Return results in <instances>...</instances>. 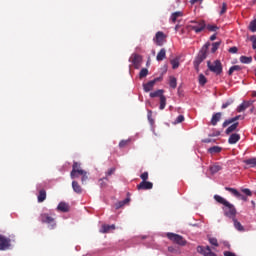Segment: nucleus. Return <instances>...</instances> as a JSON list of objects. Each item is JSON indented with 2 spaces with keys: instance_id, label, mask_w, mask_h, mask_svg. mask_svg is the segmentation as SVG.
<instances>
[{
  "instance_id": "1",
  "label": "nucleus",
  "mask_w": 256,
  "mask_h": 256,
  "mask_svg": "<svg viewBox=\"0 0 256 256\" xmlns=\"http://www.w3.org/2000/svg\"><path fill=\"white\" fill-rule=\"evenodd\" d=\"M214 199L215 201H217V203L223 205V211L226 217H229L230 219H233V217H235L237 210H235V206H233V204H231L229 201L219 195H215Z\"/></svg>"
},
{
  "instance_id": "2",
  "label": "nucleus",
  "mask_w": 256,
  "mask_h": 256,
  "mask_svg": "<svg viewBox=\"0 0 256 256\" xmlns=\"http://www.w3.org/2000/svg\"><path fill=\"white\" fill-rule=\"evenodd\" d=\"M82 176V183L87 181V172L81 169V164L74 162L72 172H71V179H77V177Z\"/></svg>"
},
{
  "instance_id": "3",
  "label": "nucleus",
  "mask_w": 256,
  "mask_h": 256,
  "mask_svg": "<svg viewBox=\"0 0 256 256\" xmlns=\"http://www.w3.org/2000/svg\"><path fill=\"white\" fill-rule=\"evenodd\" d=\"M188 28L192 29V31H195V33H201V31L205 29V21L193 20L189 23Z\"/></svg>"
},
{
  "instance_id": "4",
  "label": "nucleus",
  "mask_w": 256,
  "mask_h": 256,
  "mask_svg": "<svg viewBox=\"0 0 256 256\" xmlns=\"http://www.w3.org/2000/svg\"><path fill=\"white\" fill-rule=\"evenodd\" d=\"M208 69L216 75H221V73H223V66L221 65V61L219 60H215L212 63L208 62Z\"/></svg>"
},
{
  "instance_id": "5",
  "label": "nucleus",
  "mask_w": 256,
  "mask_h": 256,
  "mask_svg": "<svg viewBox=\"0 0 256 256\" xmlns=\"http://www.w3.org/2000/svg\"><path fill=\"white\" fill-rule=\"evenodd\" d=\"M168 239H170V241H173L174 243H177V245H186L187 241H185V239H183V236H180L178 234H174V233H168L167 234Z\"/></svg>"
},
{
  "instance_id": "6",
  "label": "nucleus",
  "mask_w": 256,
  "mask_h": 256,
  "mask_svg": "<svg viewBox=\"0 0 256 256\" xmlns=\"http://www.w3.org/2000/svg\"><path fill=\"white\" fill-rule=\"evenodd\" d=\"M11 247V240L3 235H0V251H7Z\"/></svg>"
},
{
  "instance_id": "7",
  "label": "nucleus",
  "mask_w": 256,
  "mask_h": 256,
  "mask_svg": "<svg viewBox=\"0 0 256 256\" xmlns=\"http://www.w3.org/2000/svg\"><path fill=\"white\" fill-rule=\"evenodd\" d=\"M41 221L42 223H48V225H50V229H53L55 227V219H53L48 214H43L41 216Z\"/></svg>"
},
{
  "instance_id": "8",
  "label": "nucleus",
  "mask_w": 256,
  "mask_h": 256,
  "mask_svg": "<svg viewBox=\"0 0 256 256\" xmlns=\"http://www.w3.org/2000/svg\"><path fill=\"white\" fill-rule=\"evenodd\" d=\"M197 251L198 253H202V255L204 256H217V254L211 251V248L209 246H207L206 248H203V246H198Z\"/></svg>"
},
{
  "instance_id": "9",
  "label": "nucleus",
  "mask_w": 256,
  "mask_h": 256,
  "mask_svg": "<svg viewBox=\"0 0 256 256\" xmlns=\"http://www.w3.org/2000/svg\"><path fill=\"white\" fill-rule=\"evenodd\" d=\"M159 81V78H155L154 80L149 81L146 84H143V89L146 93H149V91H153V88L155 87V84Z\"/></svg>"
},
{
  "instance_id": "10",
  "label": "nucleus",
  "mask_w": 256,
  "mask_h": 256,
  "mask_svg": "<svg viewBox=\"0 0 256 256\" xmlns=\"http://www.w3.org/2000/svg\"><path fill=\"white\" fill-rule=\"evenodd\" d=\"M154 41L158 46L163 45L165 43V34L163 32H157Z\"/></svg>"
},
{
  "instance_id": "11",
  "label": "nucleus",
  "mask_w": 256,
  "mask_h": 256,
  "mask_svg": "<svg viewBox=\"0 0 256 256\" xmlns=\"http://www.w3.org/2000/svg\"><path fill=\"white\" fill-rule=\"evenodd\" d=\"M208 49H209V44H205L202 47V49H201V51L199 52V55H198L200 61H203V60L207 59V51H208Z\"/></svg>"
},
{
  "instance_id": "12",
  "label": "nucleus",
  "mask_w": 256,
  "mask_h": 256,
  "mask_svg": "<svg viewBox=\"0 0 256 256\" xmlns=\"http://www.w3.org/2000/svg\"><path fill=\"white\" fill-rule=\"evenodd\" d=\"M249 107H251V103L244 101L236 108V111L237 113H243V111H246Z\"/></svg>"
},
{
  "instance_id": "13",
  "label": "nucleus",
  "mask_w": 256,
  "mask_h": 256,
  "mask_svg": "<svg viewBox=\"0 0 256 256\" xmlns=\"http://www.w3.org/2000/svg\"><path fill=\"white\" fill-rule=\"evenodd\" d=\"M130 61L136 68H138L139 64L141 63V56L138 54H132V56L130 57Z\"/></svg>"
},
{
  "instance_id": "14",
  "label": "nucleus",
  "mask_w": 256,
  "mask_h": 256,
  "mask_svg": "<svg viewBox=\"0 0 256 256\" xmlns=\"http://www.w3.org/2000/svg\"><path fill=\"white\" fill-rule=\"evenodd\" d=\"M111 231H115V225H107V224H103L101 229H100V233H111Z\"/></svg>"
},
{
  "instance_id": "15",
  "label": "nucleus",
  "mask_w": 256,
  "mask_h": 256,
  "mask_svg": "<svg viewBox=\"0 0 256 256\" xmlns=\"http://www.w3.org/2000/svg\"><path fill=\"white\" fill-rule=\"evenodd\" d=\"M239 139H241V136L237 133L232 134L229 139H228V143L230 145H235V143H237L239 141Z\"/></svg>"
},
{
  "instance_id": "16",
  "label": "nucleus",
  "mask_w": 256,
  "mask_h": 256,
  "mask_svg": "<svg viewBox=\"0 0 256 256\" xmlns=\"http://www.w3.org/2000/svg\"><path fill=\"white\" fill-rule=\"evenodd\" d=\"M239 119H244V117L241 115H238L234 118H230L223 123V127H227V125H231V123H235V121H239Z\"/></svg>"
},
{
  "instance_id": "17",
  "label": "nucleus",
  "mask_w": 256,
  "mask_h": 256,
  "mask_svg": "<svg viewBox=\"0 0 256 256\" xmlns=\"http://www.w3.org/2000/svg\"><path fill=\"white\" fill-rule=\"evenodd\" d=\"M138 189H153V183L147 182V181H142L138 185Z\"/></svg>"
},
{
  "instance_id": "18",
  "label": "nucleus",
  "mask_w": 256,
  "mask_h": 256,
  "mask_svg": "<svg viewBox=\"0 0 256 256\" xmlns=\"http://www.w3.org/2000/svg\"><path fill=\"white\" fill-rule=\"evenodd\" d=\"M219 121H221V113H216L212 116L211 119V125H217V123H219Z\"/></svg>"
},
{
  "instance_id": "19",
  "label": "nucleus",
  "mask_w": 256,
  "mask_h": 256,
  "mask_svg": "<svg viewBox=\"0 0 256 256\" xmlns=\"http://www.w3.org/2000/svg\"><path fill=\"white\" fill-rule=\"evenodd\" d=\"M57 209H58V211H63L65 213V212L69 211V205H67V203H65V202H61V203H59Z\"/></svg>"
},
{
  "instance_id": "20",
  "label": "nucleus",
  "mask_w": 256,
  "mask_h": 256,
  "mask_svg": "<svg viewBox=\"0 0 256 256\" xmlns=\"http://www.w3.org/2000/svg\"><path fill=\"white\" fill-rule=\"evenodd\" d=\"M166 53L167 52H166L165 48H162L160 50V53H158L156 56L157 61H163V59H165V57H166Z\"/></svg>"
},
{
  "instance_id": "21",
  "label": "nucleus",
  "mask_w": 256,
  "mask_h": 256,
  "mask_svg": "<svg viewBox=\"0 0 256 256\" xmlns=\"http://www.w3.org/2000/svg\"><path fill=\"white\" fill-rule=\"evenodd\" d=\"M179 17H183V12H181V11H178V12H174L172 15H171V21H172V23H175V21H177V19L179 18Z\"/></svg>"
},
{
  "instance_id": "22",
  "label": "nucleus",
  "mask_w": 256,
  "mask_h": 256,
  "mask_svg": "<svg viewBox=\"0 0 256 256\" xmlns=\"http://www.w3.org/2000/svg\"><path fill=\"white\" fill-rule=\"evenodd\" d=\"M45 199H47V193L45 192V190H41L38 195V202L43 203Z\"/></svg>"
},
{
  "instance_id": "23",
  "label": "nucleus",
  "mask_w": 256,
  "mask_h": 256,
  "mask_svg": "<svg viewBox=\"0 0 256 256\" xmlns=\"http://www.w3.org/2000/svg\"><path fill=\"white\" fill-rule=\"evenodd\" d=\"M166 106H167V98L165 96H161L160 106H159L160 111H163V109H165Z\"/></svg>"
},
{
  "instance_id": "24",
  "label": "nucleus",
  "mask_w": 256,
  "mask_h": 256,
  "mask_svg": "<svg viewBox=\"0 0 256 256\" xmlns=\"http://www.w3.org/2000/svg\"><path fill=\"white\" fill-rule=\"evenodd\" d=\"M150 97H152V98L160 97V99H161V97H165V95H163V90H156V91L150 93Z\"/></svg>"
},
{
  "instance_id": "25",
  "label": "nucleus",
  "mask_w": 256,
  "mask_h": 256,
  "mask_svg": "<svg viewBox=\"0 0 256 256\" xmlns=\"http://www.w3.org/2000/svg\"><path fill=\"white\" fill-rule=\"evenodd\" d=\"M237 127H239V123L238 122H236V123L232 124L230 127H228L226 129L227 135H229V133H233V131H236Z\"/></svg>"
},
{
  "instance_id": "26",
  "label": "nucleus",
  "mask_w": 256,
  "mask_h": 256,
  "mask_svg": "<svg viewBox=\"0 0 256 256\" xmlns=\"http://www.w3.org/2000/svg\"><path fill=\"white\" fill-rule=\"evenodd\" d=\"M72 189L75 191V193H81L82 191L81 186L76 181L72 182Z\"/></svg>"
},
{
  "instance_id": "27",
  "label": "nucleus",
  "mask_w": 256,
  "mask_h": 256,
  "mask_svg": "<svg viewBox=\"0 0 256 256\" xmlns=\"http://www.w3.org/2000/svg\"><path fill=\"white\" fill-rule=\"evenodd\" d=\"M244 163L246 165H249V167H256V158H250V159L244 160Z\"/></svg>"
},
{
  "instance_id": "28",
  "label": "nucleus",
  "mask_w": 256,
  "mask_h": 256,
  "mask_svg": "<svg viewBox=\"0 0 256 256\" xmlns=\"http://www.w3.org/2000/svg\"><path fill=\"white\" fill-rule=\"evenodd\" d=\"M209 153H211L212 155H215V153H221V147L219 146H213L211 148L208 149Z\"/></svg>"
},
{
  "instance_id": "29",
  "label": "nucleus",
  "mask_w": 256,
  "mask_h": 256,
  "mask_svg": "<svg viewBox=\"0 0 256 256\" xmlns=\"http://www.w3.org/2000/svg\"><path fill=\"white\" fill-rule=\"evenodd\" d=\"M210 171L212 173V175H215V173H219V171H221V166L215 164V165H212L210 167Z\"/></svg>"
},
{
  "instance_id": "30",
  "label": "nucleus",
  "mask_w": 256,
  "mask_h": 256,
  "mask_svg": "<svg viewBox=\"0 0 256 256\" xmlns=\"http://www.w3.org/2000/svg\"><path fill=\"white\" fill-rule=\"evenodd\" d=\"M240 61H241V63L249 64L253 61V58L252 57H247V56H241Z\"/></svg>"
},
{
  "instance_id": "31",
  "label": "nucleus",
  "mask_w": 256,
  "mask_h": 256,
  "mask_svg": "<svg viewBox=\"0 0 256 256\" xmlns=\"http://www.w3.org/2000/svg\"><path fill=\"white\" fill-rule=\"evenodd\" d=\"M169 85L170 87H172V89H175V87H177V78L171 76L169 80Z\"/></svg>"
},
{
  "instance_id": "32",
  "label": "nucleus",
  "mask_w": 256,
  "mask_h": 256,
  "mask_svg": "<svg viewBox=\"0 0 256 256\" xmlns=\"http://www.w3.org/2000/svg\"><path fill=\"white\" fill-rule=\"evenodd\" d=\"M234 222V227L235 229H237V231H244L243 225H241V222L237 221V220H233Z\"/></svg>"
},
{
  "instance_id": "33",
  "label": "nucleus",
  "mask_w": 256,
  "mask_h": 256,
  "mask_svg": "<svg viewBox=\"0 0 256 256\" xmlns=\"http://www.w3.org/2000/svg\"><path fill=\"white\" fill-rule=\"evenodd\" d=\"M226 191H230L234 197H241V194L235 188H226Z\"/></svg>"
},
{
  "instance_id": "34",
  "label": "nucleus",
  "mask_w": 256,
  "mask_h": 256,
  "mask_svg": "<svg viewBox=\"0 0 256 256\" xmlns=\"http://www.w3.org/2000/svg\"><path fill=\"white\" fill-rule=\"evenodd\" d=\"M249 29L252 33H256V19L250 22Z\"/></svg>"
},
{
  "instance_id": "35",
  "label": "nucleus",
  "mask_w": 256,
  "mask_h": 256,
  "mask_svg": "<svg viewBox=\"0 0 256 256\" xmlns=\"http://www.w3.org/2000/svg\"><path fill=\"white\" fill-rule=\"evenodd\" d=\"M241 70V67L238 66V65H235V66H232L230 69H229V75H233V73H235V71H240Z\"/></svg>"
},
{
  "instance_id": "36",
  "label": "nucleus",
  "mask_w": 256,
  "mask_h": 256,
  "mask_svg": "<svg viewBox=\"0 0 256 256\" xmlns=\"http://www.w3.org/2000/svg\"><path fill=\"white\" fill-rule=\"evenodd\" d=\"M198 81H199L200 85H205V83H207V78L205 77V75L200 74Z\"/></svg>"
},
{
  "instance_id": "37",
  "label": "nucleus",
  "mask_w": 256,
  "mask_h": 256,
  "mask_svg": "<svg viewBox=\"0 0 256 256\" xmlns=\"http://www.w3.org/2000/svg\"><path fill=\"white\" fill-rule=\"evenodd\" d=\"M210 245H213L214 247H219V242L217 241V238H209L208 239Z\"/></svg>"
},
{
  "instance_id": "38",
  "label": "nucleus",
  "mask_w": 256,
  "mask_h": 256,
  "mask_svg": "<svg viewBox=\"0 0 256 256\" xmlns=\"http://www.w3.org/2000/svg\"><path fill=\"white\" fill-rule=\"evenodd\" d=\"M206 29H208V31H217V29H219V27H217V25H215V24H208L206 26Z\"/></svg>"
},
{
  "instance_id": "39",
  "label": "nucleus",
  "mask_w": 256,
  "mask_h": 256,
  "mask_svg": "<svg viewBox=\"0 0 256 256\" xmlns=\"http://www.w3.org/2000/svg\"><path fill=\"white\" fill-rule=\"evenodd\" d=\"M172 69H177L179 67V59L171 60Z\"/></svg>"
},
{
  "instance_id": "40",
  "label": "nucleus",
  "mask_w": 256,
  "mask_h": 256,
  "mask_svg": "<svg viewBox=\"0 0 256 256\" xmlns=\"http://www.w3.org/2000/svg\"><path fill=\"white\" fill-rule=\"evenodd\" d=\"M219 45H221V42H214L212 44V49H211L212 53H215V51H217V49H219Z\"/></svg>"
},
{
  "instance_id": "41",
  "label": "nucleus",
  "mask_w": 256,
  "mask_h": 256,
  "mask_svg": "<svg viewBox=\"0 0 256 256\" xmlns=\"http://www.w3.org/2000/svg\"><path fill=\"white\" fill-rule=\"evenodd\" d=\"M149 74V70H147V68H143L141 71H140V79H143V77H145L146 75Z\"/></svg>"
},
{
  "instance_id": "42",
  "label": "nucleus",
  "mask_w": 256,
  "mask_h": 256,
  "mask_svg": "<svg viewBox=\"0 0 256 256\" xmlns=\"http://www.w3.org/2000/svg\"><path fill=\"white\" fill-rule=\"evenodd\" d=\"M183 121H185V117L183 115H179L176 120H175V124L177 123H183Z\"/></svg>"
},
{
  "instance_id": "43",
  "label": "nucleus",
  "mask_w": 256,
  "mask_h": 256,
  "mask_svg": "<svg viewBox=\"0 0 256 256\" xmlns=\"http://www.w3.org/2000/svg\"><path fill=\"white\" fill-rule=\"evenodd\" d=\"M226 12H227V4L223 3L221 10H220V15H224V13H226Z\"/></svg>"
},
{
  "instance_id": "44",
  "label": "nucleus",
  "mask_w": 256,
  "mask_h": 256,
  "mask_svg": "<svg viewBox=\"0 0 256 256\" xmlns=\"http://www.w3.org/2000/svg\"><path fill=\"white\" fill-rule=\"evenodd\" d=\"M250 41H252V48L256 49V36L255 35L251 36Z\"/></svg>"
},
{
  "instance_id": "45",
  "label": "nucleus",
  "mask_w": 256,
  "mask_h": 256,
  "mask_svg": "<svg viewBox=\"0 0 256 256\" xmlns=\"http://www.w3.org/2000/svg\"><path fill=\"white\" fill-rule=\"evenodd\" d=\"M141 179H143L144 181H147V179H149V173L144 172L143 174H141Z\"/></svg>"
},
{
  "instance_id": "46",
  "label": "nucleus",
  "mask_w": 256,
  "mask_h": 256,
  "mask_svg": "<svg viewBox=\"0 0 256 256\" xmlns=\"http://www.w3.org/2000/svg\"><path fill=\"white\" fill-rule=\"evenodd\" d=\"M242 193H245V195H247L248 197H251V190L247 188L242 189Z\"/></svg>"
},
{
  "instance_id": "47",
  "label": "nucleus",
  "mask_w": 256,
  "mask_h": 256,
  "mask_svg": "<svg viewBox=\"0 0 256 256\" xmlns=\"http://www.w3.org/2000/svg\"><path fill=\"white\" fill-rule=\"evenodd\" d=\"M127 203H129V198H126L124 201L119 202L118 208L123 207V205H127Z\"/></svg>"
},
{
  "instance_id": "48",
  "label": "nucleus",
  "mask_w": 256,
  "mask_h": 256,
  "mask_svg": "<svg viewBox=\"0 0 256 256\" xmlns=\"http://www.w3.org/2000/svg\"><path fill=\"white\" fill-rule=\"evenodd\" d=\"M231 103H233V101L225 102V103L222 105V109H227V107H229V105H231Z\"/></svg>"
},
{
  "instance_id": "49",
  "label": "nucleus",
  "mask_w": 256,
  "mask_h": 256,
  "mask_svg": "<svg viewBox=\"0 0 256 256\" xmlns=\"http://www.w3.org/2000/svg\"><path fill=\"white\" fill-rule=\"evenodd\" d=\"M151 115H153V112L151 110H148V120L150 121L151 125H153V120L151 119Z\"/></svg>"
},
{
  "instance_id": "50",
  "label": "nucleus",
  "mask_w": 256,
  "mask_h": 256,
  "mask_svg": "<svg viewBox=\"0 0 256 256\" xmlns=\"http://www.w3.org/2000/svg\"><path fill=\"white\" fill-rule=\"evenodd\" d=\"M127 143H129V141H127V140H122V141L119 143V147H125Z\"/></svg>"
},
{
  "instance_id": "51",
  "label": "nucleus",
  "mask_w": 256,
  "mask_h": 256,
  "mask_svg": "<svg viewBox=\"0 0 256 256\" xmlns=\"http://www.w3.org/2000/svg\"><path fill=\"white\" fill-rule=\"evenodd\" d=\"M115 173V168H111L107 171L106 175L109 176V175H113Z\"/></svg>"
},
{
  "instance_id": "52",
  "label": "nucleus",
  "mask_w": 256,
  "mask_h": 256,
  "mask_svg": "<svg viewBox=\"0 0 256 256\" xmlns=\"http://www.w3.org/2000/svg\"><path fill=\"white\" fill-rule=\"evenodd\" d=\"M237 51H238L237 47H231L229 49V53H237Z\"/></svg>"
},
{
  "instance_id": "53",
  "label": "nucleus",
  "mask_w": 256,
  "mask_h": 256,
  "mask_svg": "<svg viewBox=\"0 0 256 256\" xmlns=\"http://www.w3.org/2000/svg\"><path fill=\"white\" fill-rule=\"evenodd\" d=\"M237 198L242 199V201H247V197L243 196V194H241V196H238Z\"/></svg>"
},
{
  "instance_id": "54",
  "label": "nucleus",
  "mask_w": 256,
  "mask_h": 256,
  "mask_svg": "<svg viewBox=\"0 0 256 256\" xmlns=\"http://www.w3.org/2000/svg\"><path fill=\"white\" fill-rule=\"evenodd\" d=\"M217 39V35H212L211 37H210V41H215Z\"/></svg>"
},
{
  "instance_id": "55",
  "label": "nucleus",
  "mask_w": 256,
  "mask_h": 256,
  "mask_svg": "<svg viewBox=\"0 0 256 256\" xmlns=\"http://www.w3.org/2000/svg\"><path fill=\"white\" fill-rule=\"evenodd\" d=\"M199 0H190L191 5H195Z\"/></svg>"
},
{
  "instance_id": "56",
  "label": "nucleus",
  "mask_w": 256,
  "mask_h": 256,
  "mask_svg": "<svg viewBox=\"0 0 256 256\" xmlns=\"http://www.w3.org/2000/svg\"><path fill=\"white\" fill-rule=\"evenodd\" d=\"M224 245H225V247H229V243L228 242H225Z\"/></svg>"
},
{
  "instance_id": "57",
  "label": "nucleus",
  "mask_w": 256,
  "mask_h": 256,
  "mask_svg": "<svg viewBox=\"0 0 256 256\" xmlns=\"http://www.w3.org/2000/svg\"><path fill=\"white\" fill-rule=\"evenodd\" d=\"M196 71H199V66L196 65Z\"/></svg>"
},
{
  "instance_id": "58",
  "label": "nucleus",
  "mask_w": 256,
  "mask_h": 256,
  "mask_svg": "<svg viewBox=\"0 0 256 256\" xmlns=\"http://www.w3.org/2000/svg\"><path fill=\"white\" fill-rule=\"evenodd\" d=\"M253 97H256V92L253 93Z\"/></svg>"
}]
</instances>
